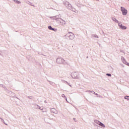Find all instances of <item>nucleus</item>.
<instances>
[{
  "label": "nucleus",
  "mask_w": 129,
  "mask_h": 129,
  "mask_svg": "<svg viewBox=\"0 0 129 129\" xmlns=\"http://www.w3.org/2000/svg\"><path fill=\"white\" fill-rule=\"evenodd\" d=\"M64 37L66 39H67V40H73V39H74L75 37V35H74V33L70 32L67 33Z\"/></svg>",
  "instance_id": "nucleus-1"
},
{
  "label": "nucleus",
  "mask_w": 129,
  "mask_h": 129,
  "mask_svg": "<svg viewBox=\"0 0 129 129\" xmlns=\"http://www.w3.org/2000/svg\"><path fill=\"white\" fill-rule=\"evenodd\" d=\"M28 98H29V99H32V96H28Z\"/></svg>",
  "instance_id": "nucleus-34"
},
{
  "label": "nucleus",
  "mask_w": 129,
  "mask_h": 129,
  "mask_svg": "<svg viewBox=\"0 0 129 129\" xmlns=\"http://www.w3.org/2000/svg\"><path fill=\"white\" fill-rule=\"evenodd\" d=\"M66 82L67 84H68V85H69V83H68L67 81H66Z\"/></svg>",
  "instance_id": "nucleus-38"
},
{
  "label": "nucleus",
  "mask_w": 129,
  "mask_h": 129,
  "mask_svg": "<svg viewBox=\"0 0 129 129\" xmlns=\"http://www.w3.org/2000/svg\"><path fill=\"white\" fill-rule=\"evenodd\" d=\"M73 119H74V120H75L76 118H73Z\"/></svg>",
  "instance_id": "nucleus-42"
},
{
  "label": "nucleus",
  "mask_w": 129,
  "mask_h": 129,
  "mask_svg": "<svg viewBox=\"0 0 129 129\" xmlns=\"http://www.w3.org/2000/svg\"><path fill=\"white\" fill-rule=\"evenodd\" d=\"M124 99H126L127 100H129V96H125L124 97Z\"/></svg>",
  "instance_id": "nucleus-20"
},
{
  "label": "nucleus",
  "mask_w": 129,
  "mask_h": 129,
  "mask_svg": "<svg viewBox=\"0 0 129 129\" xmlns=\"http://www.w3.org/2000/svg\"><path fill=\"white\" fill-rule=\"evenodd\" d=\"M50 112H52V113H55V114H57V113H58V111L56 110V109L54 108L50 109Z\"/></svg>",
  "instance_id": "nucleus-8"
},
{
  "label": "nucleus",
  "mask_w": 129,
  "mask_h": 129,
  "mask_svg": "<svg viewBox=\"0 0 129 129\" xmlns=\"http://www.w3.org/2000/svg\"><path fill=\"white\" fill-rule=\"evenodd\" d=\"M76 6H77V7H80V4H78V3H75Z\"/></svg>",
  "instance_id": "nucleus-29"
},
{
  "label": "nucleus",
  "mask_w": 129,
  "mask_h": 129,
  "mask_svg": "<svg viewBox=\"0 0 129 129\" xmlns=\"http://www.w3.org/2000/svg\"><path fill=\"white\" fill-rule=\"evenodd\" d=\"M3 88H4V89L5 90H8V88L7 87H6L5 86H4Z\"/></svg>",
  "instance_id": "nucleus-31"
},
{
  "label": "nucleus",
  "mask_w": 129,
  "mask_h": 129,
  "mask_svg": "<svg viewBox=\"0 0 129 129\" xmlns=\"http://www.w3.org/2000/svg\"><path fill=\"white\" fill-rule=\"evenodd\" d=\"M96 1H97V2H98V1H99V0H96Z\"/></svg>",
  "instance_id": "nucleus-44"
},
{
  "label": "nucleus",
  "mask_w": 129,
  "mask_h": 129,
  "mask_svg": "<svg viewBox=\"0 0 129 129\" xmlns=\"http://www.w3.org/2000/svg\"><path fill=\"white\" fill-rule=\"evenodd\" d=\"M0 86L1 87H3V88L5 87V86H4L3 84H0Z\"/></svg>",
  "instance_id": "nucleus-32"
},
{
  "label": "nucleus",
  "mask_w": 129,
  "mask_h": 129,
  "mask_svg": "<svg viewBox=\"0 0 129 129\" xmlns=\"http://www.w3.org/2000/svg\"><path fill=\"white\" fill-rule=\"evenodd\" d=\"M0 55H2V53H0Z\"/></svg>",
  "instance_id": "nucleus-45"
},
{
  "label": "nucleus",
  "mask_w": 129,
  "mask_h": 129,
  "mask_svg": "<svg viewBox=\"0 0 129 129\" xmlns=\"http://www.w3.org/2000/svg\"><path fill=\"white\" fill-rule=\"evenodd\" d=\"M89 92H91L92 93H93L94 92V91H88Z\"/></svg>",
  "instance_id": "nucleus-33"
},
{
  "label": "nucleus",
  "mask_w": 129,
  "mask_h": 129,
  "mask_svg": "<svg viewBox=\"0 0 129 129\" xmlns=\"http://www.w3.org/2000/svg\"><path fill=\"white\" fill-rule=\"evenodd\" d=\"M8 93H9V94H11V96H12V95H14L15 94L14 93H13V92H12V91H11L8 90Z\"/></svg>",
  "instance_id": "nucleus-15"
},
{
  "label": "nucleus",
  "mask_w": 129,
  "mask_h": 129,
  "mask_svg": "<svg viewBox=\"0 0 129 129\" xmlns=\"http://www.w3.org/2000/svg\"><path fill=\"white\" fill-rule=\"evenodd\" d=\"M56 22H57V23L59 25H61V24H62V22H64V25H66V22L61 18L56 20Z\"/></svg>",
  "instance_id": "nucleus-5"
},
{
  "label": "nucleus",
  "mask_w": 129,
  "mask_h": 129,
  "mask_svg": "<svg viewBox=\"0 0 129 129\" xmlns=\"http://www.w3.org/2000/svg\"><path fill=\"white\" fill-rule=\"evenodd\" d=\"M14 2H15L16 4H21V1H19L18 0H14Z\"/></svg>",
  "instance_id": "nucleus-16"
},
{
  "label": "nucleus",
  "mask_w": 129,
  "mask_h": 129,
  "mask_svg": "<svg viewBox=\"0 0 129 129\" xmlns=\"http://www.w3.org/2000/svg\"><path fill=\"white\" fill-rule=\"evenodd\" d=\"M81 74H82V76H84V75L82 73H81Z\"/></svg>",
  "instance_id": "nucleus-41"
},
{
  "label": "nucleus",
  "mask_w": 129,
  "mask_h": 129,
  "mask_svg": "<svg viewBox=\"0 0 129 129\" xmlns=\"http://www.w3.org/2000/svg\"><path fill=\"white\" fill-rule=\"evenodd\" d=\"M118 26L121 30H126V27L123 25L121 23H118Z\"/></svg>",
  "instance_id": "nucleus-7"
},
{
  "label": "nucleus",
  "mask_w": 129,
  "mask_h": 129,
  "mask_svg": "<svg viewBox=\"0 0 129 129\" xmlns=\"http://www.w3.org/2000/svg\"><path fill=\"white\" fill-rule=\"evenodd\" d=\"M69 86H70L71 87V85L70 84H69Z\"/></svg>",
  "instance_id": "nucleus-43"
},
{
  "label": "nucleus",
  "mask_w": 129,
  "mask_h": 129,
  "mask_svg": "<svg viewBox=\"0 0 129 129\" xmlns=\"http://www.w3.org/2000/svg\"><path fill=\"white\" fill-rule=\"evenodd\" d=\"M93 94H95H95H96V93H95V92H93Z\"/></svg>",
  "instance_id": "nucleus-39"
},
{
  "label": "nucleus",
  "mask_w": 129,
  "mask_h": 129,
  "mask_svg": "<svg viewBox=\"0 0 129 129\" xmlns=\"http://www.w3.org/2000/svg\"><path fill=\"white\" fill-rule=\"evenodd\" d=\"M95 122L96 123H97V124H99H99L100 123V121H99V120H95Z\"/></svg>",
  "instance_id": "nucleus-18"
},
{
  "label": "nucleus",
  "mask_w": 129,
  "mask_h": 129,
  "mask_svg": "<svg viewBox=\"0 0 129 129\" xmlns=\"http://www.w3.org/2000/svg\"><path fill=\"white\" fill-rule=\"evenodd\" d=\"M45 103H47V101L46 100L44 101Z\"/></svg>",
  "instance_id": "nucleus-40"
},
{
  "label": "nucleus",
  "mask_w": 129,
  "mask_h": 129,
  "mask_svg": "<svg viewBox=\"0 0 129 129\" xmlns=\"http://www.w3.org/2000/svg\"><path fill=\"white\" fill-rule=\"evenodd\" d=\"M106 75L109 77H111V74H106Z\"/></svg>",
  "instance_id": "nucleus-25"
},
{
  "label": "nucleus",
  "mask_w": 129,
  "mask_h": 129,
  "mask_svg": "<svg viewBox=\"0 0 129 129\" xmlns=\"http://www.w3.org/2000/svg\"><path fill=\"white\" fill-rule=\"evenodd\" d=\"M128 66H129V63H128Z\"/></svg>",
  "instance_id": "nucleus-46"
},
{
  "label": "nucleus",
  "mask_w": 129,
  "mask_h": 129,
  "mask_svg": "<svg viewBox=\"0 0 129 129\" xmlns=\"http://www.w3.org/2000/svg\"><path fill=\"white\" fill-rule=\"evenodd\" d=\"M1 118H2L0 117V119H1Z\"/></svg>",
  "instance_id": "nucleus-48"
},
{
  "label": "nucleus",
  "mask_w": 129,
  "mask_h": 129,
  "mask_svg": "<svg viewBox=\"0 0 129 129\" xmlns=\"http://www.w3.org/2000/svg\"><path fill=\"white\" fill-rule=\"evenodd\" d=\"M39 108V109H40L41 110H43V108L42 107L39 106V105H37Z\"/></svg>",
  "instance_id": "nucleus-27"
},
{
  "label": "nucleus",
  "mask_w": 129,
  "mask_h": 129,
  "mask_svg": "<svg viewBox=\"0 0 129 129\" xmlns=\"http://www.w3.org/2000/svg\"><path fill=\"white\" fill-rule=\"evenodd\" d=\"M47 81L49 82V84H50V85H53V82H51L49 80H47Z\"/></svg>",
  "instance_id": "nucleus-26"
},
{
  "label": "nucleus",
  "mask_w": 129,
  "mask_h": 129,
  "mask_svg": "<svg viewBox=\"0 0 129 129\" xmlns=\"http://www.w3.org/2000/svg\"><path fill=\"white\" fill-rule=\"evenodd\" d=\"M112 20L113 22H115V23H118V20H116L114 17H112Z\"/></svg>",
  "instance_id": "nucleus-9"
},
{
  "label": "nucleus",
  "mask_w": 129,
  "mask_h": 129,
  "mask_svg": "<svg viewBox=\"0 0 129 129\" xmlns=\"http://www.w3.org/2000/svg\"><path fill=\"white\" fill-rule=\"evenodd\" d=\"M121 60H122L123 63L124 61H126V60H125V59L124 57H123V56H121Z\"/></svg>",
  "instance_id": "nucleus-19"
},
{
  "label": "nucleus",
  "mask_w": 129,
  "mask_h": 129,
  "mask_svg": "<svg viewBox=\"0 0 129 129\" xmlns=\"http://www.w3.org/2000/svg\"><path fill=\"white\" fill-rule=\"evenodd\" d=\"M71 77L72 78H73V79H78V78H80V76H79V73L77 72L72 73Z\"/></svg>",
  "instance_id": "nucleus-2"
},
{
  "label": "nucleus",
  "mask_w": 129,
  "mask_h": 129,
  "mask_svg": "<svg viewBox=\"0 0 129 129\" xmlns=\"http://www.w3.org/2000/svg\"><path fill=\"white\" fill-rule=\"evenodd\" d=\"M95 95H97V97H98V94L96 93Z\"/></svg>",
  "instance_id": "nucleus-37"
},
{
  "label": "nucleus",
  "mask_w": 129,
  "mask_h": 129,
  "mask_svg": "<svg viewBox=\"0 0 129 129\" xmlns=\"http://www.w3.org/2000/svg\"><path fill=\"white\" fill-rule=\"evenodd\" d=\"M99 125H100V126H102V127H105V125L103 124V123L100 122V124H99Z\"/></svg>",
  "instance_id": "nucleus-12"
},
{
  "label": "nucleus",
  "mask_w": 129,
  "mask_h": 129,
  "mask_svg": "<svg viewBox=\"0 0 129 129\" xmlns=\"http://www.w3.org/2000/svg\"><path fill=\"white\" fill-rule=\"evenodd\" d=\"M70 10H71L73 12H75V11H76L75 9L73 8V7H72V9H71Z\"/></svg>",
  "instance_id": "nucleus-30"
},
{
  "label": "nucleus",
  "mask_w": 129,
  "mask_h": 129,
  "mask_svg": "<svg viewBox=\"0 0 129 129\" xmlns=\"http://www.w3.org/2000/svg\"><path fill=\"white\" fill-rule=\"evenodd\" d=\"M87 58H88V56H87Z\"/></svg>",
  "instance_id": "nucleus-47"
},
{
  "label": "nucleus",
  "mask_w": 129,
  "mask_h": 129,
  "mask_svg": "<svg viewBox=\"0 0 129 129\" xmlns=\"http://www.w3.org/2000/svg\"><path fill=\"white\" fill-rule=\"evenodd\" d=\"M121 11L122 12L123 16H126L127 14V10L123 7H121Z\"/></svg>",
  "instance_id": "nucleus-4"
},
{
  "label": "nucleus",
  "mask_w": 129,
  "mask_h": 129,
  "mask_svg": "<svg viewBox=\"0 0 129 129\" xmlns=\"http://www.w3.org/2000/svg\"><path fill=\"white\" fill-rule=\"evenodd\" d=\"M69 4H70L69 2L67 1L63 2V5H64V6H66L67 7H68Z\"/></svg>",
  "instance_id": "nucleus-11"
},
{
  "label": "nucleus",
  "mask_w": 129,
  "mask_h": 129,
  "mask_svg": "<svg viewBox=\"0 0 129 129\" xmlns=\"http://www.w3.org/2000/svg\"><path fill=\"white\" fill-rule=\"evenodd\" d=\"M48 30H50L51 31H52L53 27L51 25H49L48 26Z\"/></svg>",
  "instance_id": "nucleus-17"
},
{
  "label": "nucleus",
  "mask_w": 129,
  "mask_h": 129,
  "mask_svg": "<svg viewBox=\"0 0 129 129\" xmlns=\"http://www.w3.org/2000/svg\"><path fill=\"white\" fill-rule=\"evenodd\" d=\"M26 4H27V5H30V6H31V7H35V6L32 4V3L29 1L26 2Z\"/></svg>",
  "instance_id": "nucleus-10"
},
{
  "label": "nucleus",
  "mask_w": 129,
  "mask_h": 129,
  "mask_svg": "<svg viewBox=\"0 0 129 129\" xmlns=\"http://www.w3.org/2000/svg\"><path fill=\"white\" fill-rule=\"evenodd\" d=\"M51 31H54V32H57V29L52 28V29H51Z\"/></svg>",
  "instance_id": "nucleus-28"
},
{
  "label": "nucleus",
  "mask_w": 129,
  "mask_h": 129,
  "mask_svg": "<svg viewBox=\"0 0 129 129\" xmlns=\"http://www.w3.org/2000/svg\"><path fill=\"white\" fill-rule=\"evenodd\" d=\"M124 64H125L126 65H127V66H128V64L129 63L127 62L126 60H125L124 62H123Z\"/></svg>",
  "instance_id": "nucleus-23"
},
{
  "label": "nucleus",
  "mask_w": 129,
  "mask_h": 129,
  "mask_svg": "<svg viewBox=\"0 0 129 129\" xmlns=\"http://www.w3.org/2000/svg\"><path fill=\"white\" fill-rule=\"evenodd\" d=\"M61 96H62V97H64V98H65V99H66V100H67V97H66V96H65V95H64V94H62V95H61Z\"/></svg>",
  "instance_id": "nucleus-24"
},
{
  "label": "nucleus",
  "mask_w": 129,
  "mask_h": 129,
  "mask_svg": "<svg viewBox=\"0 0 129 129\" xmlns=\"http://www.w3.org/2000/svg\"><path fill=\"white\" fill-rule=\"evenodd\" d=\"M102 34L103 35H105V33H104V32H103V31H102Z\"/></svg>",
  "instance_id": "nucleus-35"
},
{
  "label": "nucleus",
  "mask_w": 129,
  "mask_h": 129,
  "mask_svg": "<svg viewBox=\"0 0 129 129\" xmlns=\"http://www.w3.org/2000/svg\"><path fill=\"white\" fill-rule=\"evenodd\" d=\"M97 128H101V127L98 126Z\"/></svg>",
  "instance_id": "nucleus-36"
},
{
  "label": "nucleus",
  "mask_w": 129,
  "mask_h": 129,
  "mask_svg": "<svg viewBox=\"0 0 129 129\" xmlns=\"http://www.w3.org/2000/svg\"><path fill=\"white\" fill-rule=\"evenodd\" d=\"M2 122H3L5 124H6V125H8V124L7 123H6V122H5V120H4V119L3 118H1Z\"/></svg>",
  "instance_id": "nucleus-21"
},
{
  "label": "nucleus",
  "mask_w": 129,
  "mask_h": 129,
  "mask_svg": "<svg viewBox=\"0 0 129 129\" xmlns=\"http://www.w3.org/2000/svg\"><path fill=\"white\" fill-rule=\"evenodd\" d=\"M92 38H98L99 37L96 34H92Z\"/></svg>",
  "instance_id": "nucleus-14"
},
{
  "label": "nucleus",
  "mask_w": 129,
  "mask_h": 129,
  "mask_svg": "<svg viewBox=\"0 0 129 129\" xmlns=\"http://www.w3.org/2000/svg\"><path fill=\"white\" fill-rule=\"evenodd\" d=\"M124 64H125L126 65H127V66H128V64L129 63L127 62L126 60H125L124 62H123Z\"/></svg>",
  "instance_id": "nucleus-22"
},
{
  "label": "nucleus",
  "mask_w": 129,
  "mask_h": 129,
  "mask_svg": "<svg viewBox=\"0 0 129 129\" xmlns=\"http://www.w3.org/2000/svg\"><path fill=\"white\" fill-rule=\"evenodd\" d=\"M56 63L57 64H66V61H65L62 58L58 57L56 59Z\"/></svg>",
  "instance_id": "nucleus-3"
},
{
  "label": "nucleus",
  "mask_w": 129,
  "mask_h": 129,
  "mask_svg": "<svg viewBox=\"0 0 129 129\" xmlns=\"http://www.w3.org/2000/svg\"><path fill=\"white\" fill-rule=\"evenodd\" d=\"M60 17L61 16L60 15H56L55 16L50 17V18L51 20H55V21H56L57 20L60 19Z\"/></svg>",
  "instance_id": "nucleus-6"
},
{
  "label": "nucleus",
  "mask_w": 129,
  "mask_h": 129,
  "mask_svg": "<svg viewBox=\"0 0 129 129\" xmlns=\"http://www.w3.org/2000/svg\"><path fill=\"white\" fill-rule=\"evenodd\" d=\"M67 8H68V9H69V10H71V9H73L72 5H71L70 3H69V5L68 6V7H67Z\"/></svg>",
  "instance_id": "nucleus-13"
}]
</instances>
